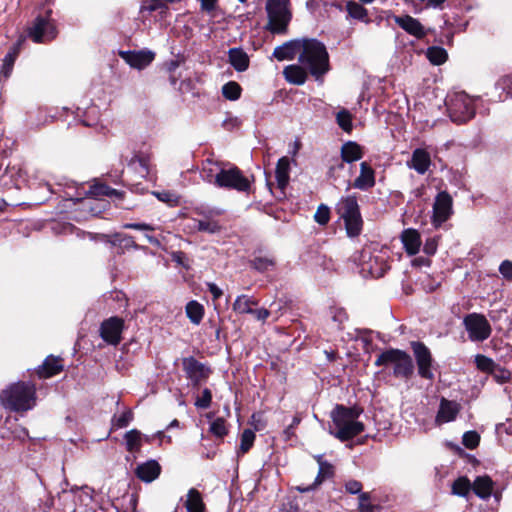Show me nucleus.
<instances>
[{
  "label": "nucleus",
  "instance_id": "49530a36",
  "mask_svg": "<svg viewBox=\"0 0 512 512\" xmlns=\"http://www.w3.org/2000/svg\"><path fill=\"white\" fill-rule=\"evenodd\" d=\"M332 321L336 325L337 330L343 329V323L348 319V315L343 308L331 307L329 310Z\"/></svg>",
  "mask_w": 512,
  "mask_h": 512
},
{
  "label": "nucleus",
  "instance_id": "a878e982",
  "mask_svg": "<svg viewBox=\"0 0 512 512\" xmlns=\"http://www.w3.org/2000/svg\"><path fill=\"white\" fill-rule=\"evenodd\" d=\"M334 475V467L330 463H320L318 474L311 485L298 486L297 490L300 492H309L318 487L326 479L332 478Z\"/></svg>",
  "mask_w": 512,
  "mask_h": 512
},
{
  "label": "nucleus",
  "instance_id": "f704fd0d",
  "mask_svg": "<svg viewBox=\"0 0 512 512\" xmlns=\"http://www.w3.org/2000/svg\"><path fill=\"white\" fill-rule=\"evenodd\" d=\"M141 432L137 429H132L125 433L124 439L126 441L127 451L139 452L141 448Z\"/></svg>",
  "mask_w": 512,
  "mask_h": 512
},
{
  "label": "nucleus",
  "instance_id": "72a5a7b5",
  "mask_svg": "<svg viewBox=\"0 0 512 512\" xmlns=\"http://www.w3.org/2000/svg\"><path fill=\"white\" fill-rule=\"evenodd\" d=\"M186 315L193 324H200L204 316L203 305L194 300L188 302L186 305Z\"/></svg>",
  "mask_w": 512,
  "mask_h": 512
},
{
  "label": "nucleus",
  "instance_id": "412c9836",
  "mask_svg": "<svg viewBox=\"0 0 512 512\" xmlns=\"http://www.w3.org/2000/svg\"><path fill=\"white\" fill-rule=\"evenodd\" d=\"M430 164V154L421 148H417L413 151L411 160L408 162V166L419 174H425L429 169Z\"/></svg>",
  "mask_w": 512,
  "mask_h": 512
},
{
  "label": "nucleus",
  "instance_id": "423d86ee",
  "mask_svg": "<svg viewBox=\"0 0 512 512\" xmlns=\"http://www.w3.org/2000/svg\"><path fill=\"white\" fill-rule=\"evenodd\" d=\"M336 211L344 220L347 235L349 237L359 236L363 228V219L357 196L353 194L342 197L336 205Z\"/></svg>",
  "mask_w": 512,
  "mask_h": 512
},
{
  "label": "nucleus",
  "instance_id": "2eb2a0df",
  "mask_svg": "<svg viewBox=\"0 0 512 512\" xmlns=\"http://www.w3.org/2000/svg\"><path fill=\"white\" fill-rule=\"evenodd\" d=\"M343 183L346 186V190L348 191L351 187L359 189L361 191H367L375 186V171L371 167V165L363 161L360 163V174L354 180L353 183L349 179L344 180Z\"/></svg>",
  "mask_w": 512,
  "mask_h": 512
},
{
  "label": "nucleus",
  "instance_id": "bb28decb",
  "mask_svg": "<svg viewBox=\"0 0 512 512\" xmlns=\"http://www.w3.org/2000/svg\"><path fill=\"white\" fill-rule=\"evenodd\" d=\"M459 413V406L453 401L442 399L437 413V420L441 422L453 421Z\"/></svg>",
  "mask_w": 512,
  "mask_h": 512
},
{
  "label": "nucleus",
  "instance_id": "aec40b11",
  "mask_svg": "<svg viewBox=\"0 0 512 512\" xmlns=\"http://www.w3.org/2000/svg\"><path fill=\"white\" fill-rule=\"evenodd\" d=\"M161 472V466L156 460H148L137 466L135 470L136 476L146 482L150 483L159 477Z\"/></svg>",
  "mask_w": 512,
  "mask_h": 512
},
{
  "label": "nucleus",
  "instance_id": "09e8293b",
  "mask_svg": "<svg viewBox=\"0 0 512 512\" xmlns=\"http://www.w3.org/2000/svg\"><path fill=\"white\" fill-rule=\"evenodd\" d=\"M495 381L499 384L506 383L511 378V372L505 368H502L499 364H496L490 373Z\"/></svg>",
  "mask_w": 512,
  "mask_h": 512
},
{
  "label": "nucleus",
  "instance_id": "4c0bfd02",
  "mask_svg": "<svg viewBox=\"0 0 512 512\" xmlns=\"http://www.w3.org/2000/svg\"><path fill=\"white\" fill-rule=\"evenodd\" d=\"M447 52L439 46H432L427 49V58L434 65H441L447 60Z\"/></svg>",
  "mask_w": 512,
  "mask_h": 512
},
{
  "label": "nucleus",
  "instance_id": "2f4dec72",
  "mask_svg": "<svg viewBox=\"0 0 512 512\" xmlns=\"http://www.w3.org/2000/svg\"><path fill=\"white\" fill-rule=\"evenodd\" d=\"M346 10L351 18L363 21L367 24L371 22V20L368 17L367 9L354 0L347 1Z\"/></svg>",
  "mask_w": 512,
  "mask_h": 512
},
{
  "label": "nucleus",
  "instance_id": "5701e85b",
  "mask_svg": "<svg viewBox=\"0 0 512 512\" xmlns=\"http://www.w3.org/2000/svg\"><path fill=\"white\" fill-rule=\"evenodd\" d=\"M340 155L343 161L352 164L364 156V150L357 142L347 141L341 146Z\"/></svg>",
  "mask_w": 512,
  "mask_h": 512
},
{
  "label": "nucleus",
  "instance_id": "3c124183",
  "mask_svg": "<svg viewBox=\"0 0 512 512\" xmlns=\"http://www.w3.org/2000/svg\"><path fill=\"white\" fill-rule=\"evenodd\" d=\"M314 219L319 225H326L330 220L329 207L324 204L319 205L314 215Z\"/></svg>",
  "mask_w": 512,
  "mask_h": 512
},
{
  "label": "nucleus",
  "instance_id": "4be33fe9",
  "mask_svg": "<svg viewBox=\"0 0 512 512\" xmlns=\"http://www.w3.org/2000/svg\"><path fill=\"white\" fill-rule=\"evenodd\" d=\"M401 241L407 254L412 256L419 252L421 238L417 230L412 228L405 229L401 234Z\"/></svg>",
  "mask_w": 512,
  "mask_h": 512
},
{
  "label": "nucleus",
  "instance_id": "f257e3e1",
  "mask_svg": "<svg viewBox=\"0 0 512 512\" xmlns=\"http://www.w3.org/2000/svg\"><path fill=\"white\" fill-rule=\"evenodd\" d=\"M362 409L337 404L330 413L335 431L330 433L342 442L349 441L364 431V424L357 421Z\"/></svg>",
  "mask_w": 512,
  "mask_h": 512
},
{
  "label": "nucleus",
  "instance_id": "f3484780",
  "mask_svg": "<svg viewBox=\"0 0 512 512\" xmlns=\"http://www.w3.org/2000/svg\"><path fill=\"white\" fill-rule=\"evenodd\" d=\"M393 20L406 33L417 39H422L426 36V31L421 22L410 15H393Z\"/></svg>",
  "mask_w": 512,
  "mask_h": 512
},
{
  "label": "nucleus",
  "instance_id": "5fc2aeb1",
  "mask_svg": "<svg viewBox=\"0 0 512 512\" xmlns=\"http://www.w3.org/2000/svg\"><path fill=\"white\" fill-rule=\"evenodd\" d=\"M345 161L343 159H336L333 164L329 167L328 176L334 181L338 180V172L345 168Z\"/></svg>",
  "mask_w": 512,
  "mask_h": 512
},
{
  "label": "nucleus",
  "instance_id": "cd10ccee",
  "mask_svg": "<svg viewBox=\"0 0 512 512\" xmlns=\"http://www.w3.org/2000/svg\"><path fill=\"white\" fill-rule=\"evenodd\" d=\"M474 493L481 499H487L490 497L493 489V481L487 476H478L472 484Z\"/></svg>",
  "mask_w": 512,
  "mask_h": 512
},
{
  "label": "nucleus",
  "instance_id": "0eeeda50",
  "mask_svg": "<svg viewBox=\"0 0 512 512\" xmlns=\"http://www.w3.org/2000/svg\"><path fill=\"white\" fill-rule=\"evenodd\" d=\"M214 185L218 188L248 193L251 189V180L235 165H229L228 168L221 166L215 174Z\"/></svg>",
  "mask_w": 512,
  "mask_h": 512
},
{
  "label": "nucleus",
  "instance_id": "dca6fc26",
  "mask_svg": "<svg viewBox=\"0 0 512 512\" xmlns=\"http://www.w3.org/2000/svg\"><path fill=\"white\" fill-rule=\"evenodd\" d=\"M120 57L132 68L143 69L155 58V53L149 50L120 51Z\"/></svg>",
  "mask_w": 512,
  "mask_h": 512
},
{
  "label": "nucleus",
  "instance_id": "680f3d73",
  "mask_svg": "<svg viewBox=\"0 0 512 512\" xmlns=\"http://www.w3.org/2000/svg\"><path fill=\"white\" fill-rule=\"evenodd\" d=\"M437 240L435 238H429L426 240L425 244H424V247H423V252L426 254V255H434L437 251Z\"/></svg>",
  "mask_w": 512,
  "mask_h": 512
},
{
  "label": "nucleus",
  "instance_id": "393cba45",
  "mask_svg": "<svg viewBox=\"0 0 512 512\" xmlns=\"http://www.w3.org/2000/svg\"><path fill=\"white\" fill-rule=\"evenodd\" d=\"M229 63L238 72H243L249 67V57L242 48H231L228 51Z\"/></svg>",
  "mask_w": 512,
  "mask_h": 512
},
{
  "label": "nucleus",
  "instance_id": "338daca9",
  "mask_svg": "<svg viewBox=\"0 0 512 512\" xmlns=\"http://www.w3.org/2000/svg\"><path fill=\"white\" fill-rule=\"evenodd\" d=\"M300 423V418L295 416L292 420V423L284 430L285 439L289 440L294 435V429Z\"/></svg>",
  "mask_w": 512,
  "mask_h": 512
},
{
  "label": "nucleus",
  "instance_id": "a18cd8bd",
  "mask_svg": "<svg viewBox=\"0 0 512 512\" xmlns=\"http://www.w3.org/2000/svg\"><path fill=\"white\" fill-rule=\"evenodd\" d=\"M475 364L477 369L490 374L497 363L485 355L477 354L475 356Z\"/></svg>",
  "mask_w": 512,
  "mask_h": 512
},
{
  "label": "nucleus",
  "instance_id": "6ab92c4d",
  "mask_svg": "<svg viewBox=\"0 0 512 512\" xmlns=\"http://www.w3.org/2000/svg\"><path fill=\"white\" fill-rule=\"evenodd\" d=\"M63 370L62 359L60 357L48 356L42 365H40L36 374L39 378H50L59 374Z\"/></svg>",
  "mask_w": 512,
  "mask_h": 512
},
{
  "label": "nucleus",
  "instance_id": "6e6d98bb",
  "mask_svg": "<svg viewBox=\"0 0 512 512\" xmlns=\"http://www.w3.org/2000/svg\"><path fill=\"white\" fill-rule=\"evenodd\" d=\"M132 420L133 412L131 410H126L115 420L114 426L116 428H124L127 427Z\"/></svg>",
  "mask_w": 512,
  "mask_h": 512
},
{
  "label": "nucleus",
  "instance_id": "ddd939ff",
  "mask_svg": "<svg viewBox=\"0 0 512 512\" xmlns=\"http://www.w3.org/2000/svg\"><path fill=\"white\" fill-rule=\"evenodd\" d=\"M124 320L118 316L105 319L99 329L100 337L109 345L116 346L122 340Z\"/></svg>",
  "mask_w": 512,
  "mask_h": 512
},
{
  "label": "nucleus",
  "instance_id": "69168bd1",
  "mask_svg": "<svg viewBox=\"0 0 512 512\" xmlns=\"http://www.w3.org/2000/svg\"><path fill=\"white\" fill-rule=\"evenodd\" d=\"M157 198L165 203H176L177 197L169 192H157L156 193Z\"/></svg>",
  "mask_w": 512,
  "mask_h": 512
},
{
  "label": "nucleus",
  "instance_id": "e2e57ef3",
  "mask_svg": "<svg viewBox=\"0 0 512 512\" xmlns=\"http://www.w3.org/2000/svg\"><path fill=\"white\" fill-rule=\"evenodd\" d=\"M125 229H133V230H143V231H153L154 227L147 223H125L123 225Z\"/></svg>",
  "mask_w": 512,
  "mask_h": 512
},
{
  "label": "nucleus",
  "instance_id": "052dcab7",
  "mask_svg": "<svg viewBox=\"0 0 512 512\" xmlns=\"http://www.w3.org/2000/svg\"><path fill=\"white\" fill-rule=\"evenodd\" d=\"M345 489L350 494H361L362 492V483L357 480H349L345 483Z\"/></svg>",
  "mask_w": 512,
  "mask_h": 512
},
{
  "label": "nucleus",
  "instance_id": "1a4fd4ad",
  "mask_svg": "<svg viewBox=\"0 0 512 512\" xmlns=\"http://www.w3.org/2000/svg\"><path fill=\"white\" fill-rule=\"evenodd\" d=\"M463 325L472 342H483L491 336L492 327L483 314L476 312L467 314L463 318Z\"/></svg>",
  "mask_w": 512,
  "mask_h": 512
},
{
  "label": "nucleus",
  "instance_id": "c85d7f7f",
  "mask_svg": "<svg viewBox=\"0 0 512 512\" xmlns=\"http://www.w3.org/2000/svg\"><path fill=\"white\" fill-rule=\"evenodd\" d=\"M19 47L20 42L14 44L5 55L1 65L0 77L7 79L11 75L15 60L19 54Z\"/></svg>",
  "mask_w": 512,
  "mask_h": 512
},
{
  "label": "nucleus",
  "instance_id": "bf43d9fd",
  "mask_svg": "<svg viewBox=\"0 0 512 512\" xmlns=\"http://www.w3.org/2000/svg\"><path fill=\"white\" fill-rule=\"evenodd\" d=\"M501 275L509 281H512V261L504 260L499 266Z\"/></svg>",
  "mask_w": 512,
  "mask_h": 512
},
{
  "label": "nucleus",
  "instance_id": "a19ab883",
  "mask_svg": "<svg viewBox=\"0 0 512 512\" xmlns=\"http://www.w3.org/2000/svg\"><path fill=\"white\" fill-rule=\"evenodd\" d=\"M255 433L251 429H245L241 434L238 455L247 453L253 446Z\"/></svg>",
  "mask_w": 512,
  "mask_h": 512
},
{
  "label": "nucleus",
  "instance_id": "79ce46f5",
  "mask_svg": "<svg viewBox=\"0 0 512 512\" xmlns=\"http://www.w3.org/2000/svg\"><path fill=\"white\" fill-rule=\"evenodd\" d=\"M370 494L369 493H361L359 496V512H381V506L378 504H372L369 502Z\"/></svg>",
  "mask_w": 512,
  "mask_h": 512
},
{
  "label": "nucleus",
  "instance_id": "0e129e2a",
  "mask_svg": "<svg viewBox=\"0 0 512 512\" xmlns=\"http://www.w3.org/2000/svg\"><path fill=\"white\" fill-rule=\"evenodd\" d=\"M172 260L177 263L178 265H181L185 268H188L187 264V256L182 251H177L172 253Z\"/></svg>",
  "mask_w": 512,
  "mask_h": 512
},
{
  "label": "nucleus",
  "instance_id": "9b49d317",
  "mask_svg": "<svg viewBox=\"0 0 512 512\" xmlns=\"http://www.w3.org/2000/svg\"><path fill=\"white\" fill-rule=\"evenodd\" d=\"M182 367L186 378L195 388L205 383L212 373V369L208 365L201 363L193 356L183 358Z\"/></svg>",
  "mask_w": 512,
  "mask_h": 512
},
{
  "label": "nucleus",
  "instance_id": "c9c22d12",
  "mask_svg": "<svg viewBox=\"0 0 512 512\" xmlns=\"http://www.w3.org/2000/svg\"><path fill=\"white\" fill-rule=\"evenodd\" d=\"M195 228L199 232H206L209 234H216L221 232L222 226L220 225L219 221L216 219H210V220H195Z\"/></svg>",
  "mask_w": 512,
  "mask_h": 512
},
{
  "label": "nucleus",
  "instance_id": "58836bf2",
  "mask_svg": "<svg viewBox=\"0 0 512 512\" xmlns=\"http://www.w3.org/2000/svg\"><path fill=\"white\" fill-rule=\"evenodd\" d=\"M241 92V86L235 81H229L222 87V95L230 101L238 100L241 96Z\"/></svg>",
  "mask_w": 512,
  "mask_h": 512
},
{
  "label": "nucleus",
  "instance_id": "7ed1b4c3",
  "mask_svg": "<svg viewBox=\"0 0 512 512\" xmlns=\"http://www.w3.org/2000/svg\"><path fill=\"white\" fill-rule=\"evenodd\" d=\"M0 402L5 409L26 412L35 406L36 387L31 382L19 381L2 390Z\"/></svg>",
  "mask_w": 512,
  "mask_h": 512
},
{
  "label": "nucleus",
  "instance_id": "c03bdc74",
  "mask_svg": "<svg viewBox=\"0 0 512 512\" xmlns=\"http://www.w3.org/2000/svg\"><path fill=\"white\" fill-rule=\"evenodd\" d=\"M336 121L339 127L345 132H350L353 128L352 115L346 109H342L337 113Z\"/></svg>",
  "mask_w": 512,
  "mask_h": 512
},
{
  "label": "nucleus",
  "instance_id": "603ef678",
  "mask_svg": "<svg viewBox=\"0 0 512 512\" xmlns=\"http://www.w3.org/2000/svg\"><path fill=\"white\" fill-rule=\"evenodd\" d=\"M212 403V392L210 389L205 388L202 391L201 397L195 401V406L200 409H208Z\"/></svg>",
  "mask_w": 512,
  "mask_h": 512
},
{
  "label": "nucleus",
  "instance_id": "de8ad7c7",
  "mask_svg": "<svg viewBox=\"0 0 512 512\" xmlns=\"http://www.w3.org/2000/svg\"><path fill=\"white\" fill-rule=\"evenodd\" d=\"M209 430L214 436H216L218 438H223L228 433V430L226 427V421L221 417L216 418L210 424Z\"/></svg>",
  "mask_w": 512,
  "mask_h": 512
},
{
  "label": "nucleus",
  "instance_id": "20e7f679",
  "mask_svg": "<svg viewBox=\"0 0 512 512\" xmlns=\"http://www.w3.org/2000/svg\"><path fill=\"white\" fill-rule=\"evenodd\" d=\"M265 10L268 18L265 30L271 34H286L292 20L290 0H267Z\"/></svg>",
  "mask_w": 512,
  "mask_h": 512
},
{
  "label": "nucleus",
  "instance_id": "6e6552de",
  "mask_svg": "<svg viewBox=\"0 0 512 512\" xmlns=\"http://www.w3.org/2000/svg\"><path fill=\"white\" fill-rule=\"evenodd\" d=\"M450 119L457 124L466 123L475 116L472 99L464 92L456 93L446 102Z\"/></svg>",
  "mask_w": 512,
  "mask_h": 512
},
{
  "label": "nucleus",
  "instance_id": "8fccbe9b",
  "mask_svg": "<svg viewBox=\"0 0 512 512\" xmlns=\"http://www.w3.org/2000/svg\"><path fill=\"white\" fill-rule=\"evenodd\" d=\"M480 442V436L476 431H467L463 434L462 443L468 449H475Z\"/></svg>",
  "mask_w": 512,
  "mask_h": 512
},
{
  "label": "nucleus",
  "instance_id": "c756f323",
  "mask_svg": "<svg viewBox=\"0 0 512 512\" xmlns=\"http://www.w3.org/2000/svg\"><path fill=\"white\" fill-rule=\"evenodd\" d=\"M184 506L187 512H204L205 504L201 493L197 489L191 488L187 493V499Z\"/></svg>",
  "mask_w": 512,
  "mask_h": 512
},
{
  "label": "nucleus",
  "instance_id": "f03ea898",
  "mask_svg": "<svg viewBox=\"0 0 512 512\" xmlns=\"http://www.w3.org/2000/svg\"><path fill=\"white\" fill-rule=\"evenodd\" d=\"M298 61L316 80H319L329 70L327 49L321 41L315 38L303 39Z\"/></svg>",
  "mask_w": 512,
  "mask_h": 512
},
{
  "label": "nucleus",
  "instance_id": "4d7b16f0",
  "mask_svg": "<svg viewBox=\"0 0 512 512\" xmlns=\"http://www.w3.org/2000/svg\"><path fill=\"white\" fill-rule=\"evenodd\" d=\"M119 248L122 251H124L125 249H130V248L139 249L140 247H139V245L136 244V242L134 241V238L132 236L127 235V234H121Z\"/></svg>",
  "mask_w": 512,
  "mask_h": 512
},
{
  "label": "nucleus",
  "instance_id": "e433bc0d",
  "mask_svg": "<svg viewBox=\"0 0 512 512\" xmlns=\"http://www.w3.org/2000/svg\"><path fill=\"white\" fill-rule=\"evenodd\" d=\"M256 304L257 302H255L251 298L245 295H240L236 298L233 304V310L241 314H250L253 312L251 306Z\"/></svg>",
  "mask_w": 512,
  "mask_h": 512
},
{
  "label": "nucleus",
  "instance_id": "f8f14e48",
  "mask_svg": "<svg viewBox=\"0 0 512 512\" xmlns=\"http://www.w3.org/2000/svg\"><path fill=\"white\" fill-rule=\"evenodd\" d=\"M410 345L416 360L419 376L423 379L433 380V358L429 348L420 341H412Z\"/></svg>",
  "mask_w": 512,
  "mask_h": 512
},
{
  "label": "nucleus",
  "instance_id": "a211bd4d",
  "mask_svg": "<svg viewBox=\"0 0 512 512\" xmlns=\"http://www.w3.org/2000/svg\"><path fill=\"white\" fill-rule=\"evenodd\" d=\"M303 39H293L277 46L273 51V56L278 61L293 60L297 53L301 51Z\"/></svg>",
  "mask_w": 512,
  "mask_h": 512
},
{
  "label": "nucleus",
  "instance_id": "774afa93",
  "mask_svg": "<svg viewBox=\"0 0 512 512\" xmlns=\"http://www.w3.org/2000/svg\"><path fill=\"white\" fill-rule=\"evenodd\" d=\"M215 174L212 168H207L206 166L203 167L201 172L203 180L211 184H214Z\"/></svg>",
  "mask_w": 512,
  "mask_h": 512
},
{
  "label": "nucleus",
  "instance_id": "7c9ffc66",
  "mask_svg": "<svg viewBox=\"0 0 512 512\" xmlns=\"http://www.w3.org/2000/svg\"><path fill=\"white\" fill-rule=\"evenodd\" d=\"M290 161L287 157H282L278 160L276 165L275 176L278 187L284 189L289 181Z\"/></svg>",
  "mask_w": 512,
  "mask_h": 512
},
{
  "label": "nucleus",
  "instance_id": "864d4df0",
  "mask_svg": "<svg viewBox=\"0 0 512 512\" xmlns=\"http://www.w3.org/2000/svg\"><path fill=\"white\" fill-rule=\"evenodd\" d=\"M114 189L106 184H95L90 188V194L93 196H112Z\"/></svg>",
  "mask_w": 512,
  "mask_h": 512
},
{
  "label": "nucleus",
  "instance_id": "473e14b6",
  "mask_svg": "<svg viewBox=\"0 0 512 512\" xmlns=\"http://www.w3.org/2000/svg\"><path fill=\"white\" fill-rule=\"evenodd\" d=\"M251 268L260 273L271 271L276 265V261L272 256H255L249 261Z\"/></svg>",
  "mask_w": 512,
  "mask_h": 512
},
{
  "label": "nucleus",
  "instance_id": "4468645a",
  "mask_svg": "<svg viewBox=\"0 0 512 512\" xmlns=\"http://www.w3.org/2000/svg\"><path fill=\"white\" fill-rule=\"evenodd\" d=\"M453 200L446 191H441L435 197L433 204L432 224L438 228L452 215Z\"/></svg>",
  "mask_w": 512,
  "mask_h": 512
},
{
  "label": "nucleus",
  "instance_id": "9d476101",
  "mask_svg": "<svg viewBox=\"0 0 512 512\" xmlns=\"http://www.w3.org/2000/svg\"><path fill=\"white\" fill-rule=\"evenodd\" d=\"M52 11L46 13V17L38 16L28 28V36L35 43L50 42L57 36V29L53 21L50 19Z\"/></svg>",
  "mask_w": 512,
  "mask_h": 512
},
{
  "label": "nucleus",
  "instance_id": "39448f33",
  "mask_svg": "<svg viewBox=\"0 0 512 512\" xmlns=\"http://www.w3.org/2000/svg\"><path fill=\"white\" fill-rule=\"evenodd\" d=\"M375 366L393 365V375L396 378L409 380L414 374L412 357L405 351L390 348L380 353L375 360Z\"/></svg>",
  "mask_w": 512,
  "mask_h": 512
},
{
  "label": "nucleus",
  "instance_id": "37998d69",
  "mask_svg": "<svg viewBox=\"0 0 512 512\" xmlns=\"http://www.w3.org/2000/svg\"><path fill=\"white\" fill-rule=\"evenodd\" d=\"M194 213L199 216H202V220H210L215 219V217L222 215L224 211L219 208H211L208 206L200 205L194 208Z\"/></svg>",
  "mask_w": 512,
  "mask_h": 512
},
{
  "label": "nucleus",
  "instance_id": "ea45409f",
  "mask_svg": "<svg viewBox=\"0 0 512 512\" xmlns=\"http://www.w3.org/2000/svg\"><path fill=\"white\" fill-rule=\"evenodd\" d=\"M472 488V484L467 477H459L453 482L452 493L458 496L465 497L468 495Z\"/></svg>",
  "mask_w": 512,
  "mask_h": 512
},
{
  "label": "nucleus",
  "instance_id": "13d9d810",
  "mask_svg": "<svg viewBox=\"0 0 512 512\" xmlns=\"http://www.w3.org/2000/svg\"><path fill=\"white\" fill-rule=\"evenodd\" d=\"M91 238L92 239H96V236L95 237H91ZM97 238H99L100 240L105 241V242L111 244L112 246L119 247L120 239H121V233H115L113 235L99 234V235H97Z\"/></svg>",
  "mask_w": 512,
  "mask_h": 512
},
{
  "label": "nucleus",
  "instance_id": "b1692460",
  "mask_svg": "<svg viewBox=\"0 0 512 512\" xmlns=\"http://www.w3.org/2000/svg\"><path fill=\"white\" fill-rule=\"evenodd\" d=\"M307 69L302 65H288L283 70L285 80L294 85H303L307 80Z\"/></svg>",
  "mask_w": 512,
  "mask_h": 512
}]
</instances>
